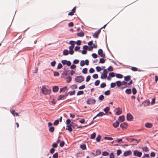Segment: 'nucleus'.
<instances>
[{
  "instance_id": "f257e3e1",
  "label": "nucleus",
  "mask_w": 158,
  "mask_h": 158,
  "mask_svg": "<svg viewBox=\"0 0 158 158\" xmlns=\"http://www.w3.org/2000/svg\"><path fill=\"white\" fill-rule=\"evenodd\" d=\"M75 80L77 82L81 83L84 80V77L81 76H77L75 77Z\"/></svg>"
},
{
  "instance_id": "f03ea898",
  "label": "nucleus",
  "mask_w": 158,
  "mask_h": 158,
  "mask_svg": "<svg viewBox=\"0 0 158 158\" xmlns=\"http://www.w3.org/2000/svg\"><path fill=\"white\" fill-rule=\"evenodd\" d=\"M42 91L44 94H49L51 92V90L49 89H47L45 87H43L41 89Z\"/></svg>"
},
{
  "instance_id": "7ed1b4c3",
  "label": "nucleus",
  "mask_w": 158,
  "mask_h": 158,
  "mask_svg": "<svg viewBox=\"0 0 158 158\" xmlns=\"http://www.w3.org/2000/svg\"><path fill=\"white\" fill-rule=\"evenodd\" d=\"M96 100L94 99H92L91 98H89L88 99L86 102L88 104L90 105L91 104H94L95 103Z\"/></svg>"
},
{
  "instance_id": "20e7f679",
  "label": "nucleus",
  "mask_w": 158,
  "mask_h": 158,
  "mask_svg": "<svg viewBox=\"0 0 158 158\" xmlns=\"http://www.w3.org/2000/svg\"><path fill=\"white\" fill-rule=\"evenodd\" d=\"M133 154L134 156H137L139 157H140L142 155V152H138L137 150H135L134 151Z\"/></svg>"
},
{
  "instance_id": "39448f33",
  "label": "nucleus",
  "mask_w": 158,
  "mask_h": 158,
  "mask_svg": "<svg viewBox=\"0 0 158 158\" xmlns=\"http://www.w3.org/2000/svg\"><path fill=\"white\" fill-rule=\"evenodd\" d=\"M98 54L102 58H105V54L103 53V50L101 49H100L98 50Z\"/></svg>"
},
{
  "instance_id": "423d86ee",
  "label": "nucleus",
  "mask_w": 158,
  "mask_h": 158,
  "mask_svg": "<svg viewBox=\"0 0 158 158\" xmlns=\"http://www.w3.org/2000/svg\"><path fill=\"white\" fill-rule=\"evenodd\" d=\"M75 43V42L73 41H70L69 44H71V45L69 47V50H73V49L74 47Z\"/></svg>"
},
{
  "instance_id": "0eeeda50",
  "label": "nucleus",
  "mask_w": 158,
  "mask_h": 158,
  "mask_svg": "<svg viewBox=\"0 0 158 158\" xmlns=\"http://www.w3.org/2000/svg\"><path fill=\"white\" fill-rule=\"evenodd\" d=\"M133 118L132 115L130 113H128L127 115V120L131 121Z\"/></svg>"
},
{
  "instance_id": "6e6552de",
  "label": "nucleus",
  "mask_w": 158,
  "mask_h": 158,
  "mask_svg": "<svg viewBox=\"0 0 158 158\" xmlns=\"http://www.w3.org/2000/svg\"><path fill=\"white\" fill-rule=\"evenodd\" d=\"M101 30L100 29H98L93 35V37L94 38H98V34L100 33Z\"/></svg>"
},
{
  "instance_id": "1a4fd4ad",
  "label": "nucleus",
  "mask_w": 158,
  "mask_h": 158,
  "mask_svg": "<svg viewBox=\"0 0 158 158\" xmlns=\"http://www.w3.org/2000/svg\"><path fill=\"white\" fill-rule=\"evenodd\" d=\"M132 154V152L130 150H128L127 151L124 152L123 153V155L125 156H127L131 155Z\"/></svg>"
},
{
  "instance_id": "9d476101",
  "label": "nucleus",
  "mask_w": 158,
  "mask_h": 158,
  "mask_svg": "<svg viewBox=\"0 0 158 158\" xmlns=\"http://www.w3.org/2000/svg\"><path fill=\"white\" fill-rule=\"evenodd\" d=\"M116 109L117 110V111L115 113V114L117 115H119L122 112V109L118 107L116 108Z\"/></svg>"
},
{
  "instance_id": "9b49d317",
  "label": "nucleus",
  "mask_w": 158,
  "mask_h": 158,
  "mask_svg": "<svg viewBox=\"0 0 158 158\" xmlns=\"http://www.w3.org/2000/svg\"><path fill=\"white\" fill-rule=\"evenodd\" d=\"M120 127L123 129H126L127 127V124L126 123H123L120 124Z\"/></svg>"
},
{
  "instance_id": "f8f14e48",
  "label": "nucleus",
  "mask_w": 158,
  "mask_h": 158,
  "mask_svg": "<svg viewBox=\"0 0 158 158\" xmlns=\"http://www.w3.org/2000/svg\"><path fill=\"white\" fill-rule=\"evenodd\" d=\"M76 11V7H74L72 10L71 12H69L68 13L69 15L72 16L74 15V13Z\"/></svg>"
},
{
  "instance_id": "ddd939ff",
  "label": "nucleus",
  "mask_w": 158,
  "mask_h": 158,
  "mask_svg": "<svg viewBox=\"0 0 158 158\" xmlns=\"http://www.w3.org/2000/svg\"><path fill=\"white\" fill-rule=\"evenodd\" d=\"M104 114L103 112H101L98 113L96 116L94 117L93 118V119H95L97 117V116H102L103 115L105 114Z\"/></svg>"
},
{
  "instance_id": "4468645a",
  "label": "nucleus",
  "mask_w": 158,
  "mask_h": 158,
  "mask_svg": "<svg viewBox=\"0 0 158 158\" xmlns=\"http://www.w3.org/2000/svg\"><path fill=\"white\" fill-rule=\"evenodd\" d=\"M145 126L148 128H151L152 127V124L148 123H145Z\"/></svg>"
},
{
  "instance_id": "2eb2a0df",
  "label": "nucleus",
  "mask_w": 158,
  "mask_h": 158,
  "mask_svg": "<svg viewBox=\"0 0 158 158\" xmlns=\"http://www.w3.org/2000/svg\"><path fill=\"white\" fill-rule=\"evenodd\" d=\"M125 120L124 116L123 115L120 116L118 118V120L120 122H123Z\"/></svg>"
},
{
  "instance_id": "dca6fc26",
  "label": "nucleus",
  "mask_w": 158,
  "mask_h": 158,
  "mask_svg": "<svg viewBox=\"0 0 158 158\" xmlns=\"http://www.w3.org/2000/svg\"><path fill=\"white\" fill-rule=\"evenodd\" d=\"M10 111L11 113L14 116H15V115L17 116H19L17 112H15V110H11Z\"/></svg>"
},
{
  "instance_id": "f3484780",
  "label": "nucleus",
  "mask_w": 158,
  "mask_h": 158,
  "mask_svg": "<svg viewBox=\"0 0 158 158\" xmlns=\"http://www.w3.org/2000/svg\"><path fill=\"white\" fill-rule=\"evenodd\" d=\"M72 125L70 124L69 125H68L66 126V130H68L69 132H71L72 131V128H71Z\"/></svg>"
},
{
  "instance_id": "a211bd4d",
  "label": "nucleus",
  "mask_w": 158,
  "mask_h": 158,
  "mask_svg": "<svg viewBox=\"0 0 158 158\" xmlns=\"http://www.w3.org/2000/svg\"><path fill=\"white\" fill-rule=\"evenodd\" d=\"M77 35L78 36L82 37L84 35V33L83 31H81L80 32L77 33Z\"/></svg>"
},
{
  "instance_id": "6ab92c4d",
  "label": "nucleus",
  "mask_w": 158,
  "mask_h": 158,
  "mask_svg": "<svg viewBox=\"0 0 158 158\" xmlns=\"http://www.w3.org/2000/svg\"><path fill=\"white\" fill-rule=\"evenodd\" d=\"M59 89L58 87L57 86H54L53 87V91L54 92H57Z\"/></svg>"
},
{
  "instance_id": "aec40b11",
  "label": "nucleus",
  "mask_w": 158,
  "mask_h": 158,
  "mask_svg": "<svg viewBox=\"0 0 158 158\" xmlns=\"http://www.w3.org/2000/svg\"><path fill=\"white\" fill-rule=\"evenodd\" d=\"M119 125V123L118 121H116L115 123H113V126L115 128L117 127Z\"/></svg>"
},
{
  "instance_id": "412c9836",
  "label": "nucleus",
  "mask_w": 158,
  "mask_h": 158,
  "mask_svg": "<svg viewBox=\"0 0 158 158\" xmlns=\"http://www.w3.org/2000/svg\"><path fill=\"white\" fill-rule=\"evenodd\" d=\"M131 79V76L128 75L124 77V80L125 81H128Z\"/></svg>"
},
{
  "instance_id": "4be33fe9",
  "label": "nucleus",
  "mask_w": 158,
  "mask_h": 158,
  "mask_svg": "<svg viewBox=\"0 0 158 158\" xmlns=\"http://www.w3.org/2000/svg\"><path fill=\"white\" fill-rule=\"evenodd\" d=\"M67 89V87L65 86L63 88H61L60 90V92H64Z\"/></svg>"
},
{
  "instance_id": "5701e85b",
  "label": "nucleus",
  "mask_w": 158,
  "mask_h": 158,
  "mask_svg": "<svg viewBox=\"0 0 158 158\" xmlns=\"http://www.w3.org/2000/svg\"><path fill=\"white\" fill-rule=\"evenodd\" d=\"M80 148L83 150H85L86 148V145L85 144L80 145Z\"/></svg>"
},
{
  "instance_id": "b1692460",
  "label": "nucleus",
  "mask_w": 158,
  "mask_h": 158,
  "mask_svg": "<svg viewBox=\"0 0 158 158\" xmlns=\"http://www.w3.org/2000/svg\"><path fill=\"white\" fill-rule=\"evenodd\" d=\"M116 84L118 87H120L122 85V82L119 81H117L116 82Z\"/></svg>"
},
{
  "instance_id": "393cba45",
  "label": "nucleus",
  "mask_w": 158,
  "mask_h": 158,
  "mask_svg": "<svg viewBox=\"0 0 158 158\" xmlns=\"http://www.w3.org/2000/svg\"><path fill=\"white\" fill-rule=\"evenodd\" d=\"M69 54V51L68 50H64L63 52V55L64 56H66Z\"/></svg>"
},
{
  "instance_id": "a878e982",
  "label": "nucleus",
  "mask_w": 158,
  "mask_h": 158,
  "mask_svg": "<svg viewBox=\"0 0 158 158\" xmlns=\"http://www.w3.org/2000/svg\"><path fill=\"white\" fill-rule=\"evenodd\" d=\"M126 93L128 94H130L131 93V90L130 89H128L125 90Z\"/></svg>"
},
{
  "instance_id": "bb28decb",
  "label": "nucleus",
  "mask_w": 158,
  "mask_h": 158,
  "mask_svg": "<svg viewBox=\"0 0 158 158\" xmlns=\"http://www.w3.org/2000/svg\"><path fill=\"white\" fill-rule=\"evenodd\" d=\"M108 72L107 70V69H104L103 70V73L102 74L103 75H106V76H107V74Z\"/></svg>"
},
{
  "instance_id": "cd10ccee",
  "label": "nucleus",
  "mask_w": 158,
  "mask_h": 158,
  "mask_svg": "<svg viewBox=\"0 0 158 158\" xmlns=\"http://www.w3.org/2000/svg\"><path fill=\"white\" fill-rule=\"evenodd\" d=\"M142 150L145 152H148L149 151V150L148 149V148L147 147H142Z\"/></svg>"
},
{
  "instance_id": "c85d7f7f",
  "label": "nucleus",
  "mask_w": 158,
  "mask_h": 158,
  "mask_svg": "<svg viewBox=\"0 0 158 158\" xmlns=\"http://www.w3.org/2000/svg\"><path fill=\"white\" fill-rule=\"evenodd\" d=\"M96 154L94 155V156L100 155L101 154V152L99 149H98L96 150Z\"/></svg>"
},
{
  "instance_id": "c756f323",
  "label": "nucleus",
  "mask_w": 158,
  "mask_h": 158,
  "mask_svg": "<svg viewBox=\"0 0 158 158\" xmlns=\"http://www.w3.org/2000/svg\"><path fill=\"white\" fill-rule=\"evenodd\" d=\"M116 76L117 78H122L123 77V75L120 74H116Z\"/></svg>"
},
{
  "instance_id": "7c9ffc66",
  "label": "nucleus",
  "mask_w": 158,
  "mask_h": 158,
  "mask_svg": "<svg viewBox=\"0 0 158 158\" xmlns=\"http://www.w3.org/2000/svg\"><path fill=\"white\" fill-rule=\"evenodd\" d=\"M84 92L83 91H79L77 92V95L78 96L81 95L83 94Z\"/></svg>"
},
{
  "instance_id": "2f4dec72",
  "label": "nucleus",
  "mask_w": 158,
  "mask_h": 158,
  "mask_svg": "<svg viewBox=\"0 0 158 158\" xmlns=\"http://www.w3.org/2000/svg\"><path fill=\"white\" fill-rule=\"evenodd\" d=\"M110 110V107H109L107 106L104 109V110L105 111L106 113H107L109 110Z\"/></svg>"
},
{
  "instance_id": "473e14b6",
  "label": "nucleus",
  "mask_w": 158,
  "mask_h": 158,
  "mask_svg": "<svg viewBox=\"0 0 158 158\" xmlns=\"http://www.w3.org/2000/svg\"><path fill=\"white\" fill-rule=\"evenodd\" d=\"M109 155V153L106 151L102 152V155L103 156H107Z\"/></svg>"
},
{
  "instance_id": "72a5a7b5",
  "label": "nucleus",
  "mask_w": 158,
  "mask_h": 158,
  "mask_svg": "<svg viewBox=\"0 0 158 158\" xmlns=\"http://www.w3.org/2000/svg\"><path fill=\"white\" fill-rule=\"evenodd\" d=\"M65 97V96H64V95H60L59 96V98L58 99V100H60L62 99L63 98H64Z\"/></svg>"
},
{
  "instance_id": "f704fd0d",
  "label": "nucleus",
  "mask_w": 158,
  "mask_h": 158,
  "mask_svg": "<svg viewBox=\"0 0 158 158\" xmlns=\"http://www.w3.org/2000/svg\"><path fill=\"white\" fill-rule=\"evenodd\" d=\"M95 136L96 133L94 132L91 134L90 137V138L91 139H94L95 138Z\"/></svg>"
},
{
  "instance_id": "c9c22d12",
  "label": "nucleus",
  "mask_w": 158,
  "mask_h": 158,
  "mask_svg": "<svg viewBox=\"0 0 158 158\" xmlns=\"http://www.w3.org/2000/svg\"><path fill=\"white\" fill-rule=\"evenodd\" d=\"M132 93L133 94H136L137 93V90L134 87L132 88Z\"/></svg>"
},
{
  "instance_id": "e433bc0d",
  "label": "nucleus",
  "mask_w": 158,
  "mask_h": 158,
  "mask_svg": "<svg viewBox=\"0 0 158 158\" xmlns=\"http://www.w3.org/2000/svg\"><path fill=\"white\" fill-rule=\"evenodd\" d=\"M131 69L133 71H137L138 70V69L137 68L132 67L131 68Z\"/></svg>"
},
{
  "instance_id": "4c0bfd02",
  "label": "nucleus",
  "mask_w": 158,
  "mask_h": 158,
  "mask_svg": "<svg viewBox=\"0 0 158 158\" xmlns=\"http://www.w3.org/2000/svg\"><path fill=\"white\" fill-rule=\"evenodd\" d=\"M82 73L84 74H86L87 72V69L86 68H84L82 70Z\"/></svg>"
},
{
  "instance_id": "58836bf2",
  "label": "nucleus",
  "mask_w": 158,
  "mask_h": 158,
  "mask_svg": "<svg viewBox=\"0 0 158 158\" xmlns=\"http://www.w3.org/2000/svg\"><path fill=\"white\" fill-rule=\"evenodd\" d=\"M54 130V128L53 127H51L49 129V131L51 132H53Z\"/></svg>"
},
{
  "instance_id": "ea45409f",
  "label": "nucleus",
  "mask_w": 158,
  "mask_h": 158,
  "mask_svg": "<svg viewBox=\"0 0 158 158\" xmlns=\"http://www.w3.org/2000/svg\"><path fill=\"white\" fill-rule=\"evenodd\" d=\"M101 139V136L100 135H98V137L96 138V141L98 142H99L100 141Z\"/></svg>"
},
{
  "instance_id": "a19ab883",
  "label": "nucleus",
  "mask_w": 158,
  "mask_h": 158,
  "mask_svg": "<svg viewBox=\"0 0 158 158\" xmlns=\"http://www.w3.org/2000/svg\"><path fill=\"white\" fill-rule=\"evenodd\" d=\"M97 72H99L101 71L102 68L100 66H97L96 68Z\"/></svg>"
},
{
  "instance_id": "79ce46f5",
  "label": "nucleus",
  "mask_w": 158,
  "mask_h": 158,
  "mask_svg": "<svg viewBox=\"0 0 158 158\" xmlns=\"http://www.w3.org/2000/svg\"><path fill=\"white\" fill-rule=\"evenodd\" d=\"M80 65L81 66H84L85 64V62L84 60H81V61L80 63Z\"/></svg>"
},
{
  "instance_id": "37998d69",
  "label": "nucleus",
  "mask_w": 158,
  "mask_h": 158,
  "mask_svg": "<svg viewBox=\"0 0 158 158\" xmlns=\"http://www.w3.org/2000/svg\"><path fill=\"white\" fill-rule=\"evenodd\" d=\"M105 60L103 58H101L100 59L99 63H104L105 62Z\"/></svg>"
},
{
  "instance_id": "c03bdc74",
  "label": "nucleus",
  "mask_w": 158,
  "mask_h": 158,
  "mask_svg": "<svg viewBox=\"0 0 158 158\" xmlns=\"http://www.w3.org/2000/svg\"><path fill=\"white\" fill-rule=\"evenodd\" d=\"M53 158H58V153L57 152H56L53 155Z\"/></svg>"
},
{
  "instance_id": "a18cd8bd",
  "label": "nucleus",
  "mask_w": 158,
  "mask_h": 158,
  "mask_svg": "<svg viewBox=\"0 0 158 158\" xmlns=\"http://www.w3.org/2000/svg\"><path fill=\"white\" fill-rule=\"evenodd\" d=\"M109 71H112L113 70V67L111 66H110L107 69Z\"/></svg>"
},
{
  "instance_id": "49530a36",
  "label": "nucleus",
  "mask_w": 158,
  "mask_h": 158,
  "mask_svg": "<svg viewBox=\"0 0 158 158\" xmlns=\"http://www.w3.org/2000/svg\"><path fill=\"white\" fill-rule=\"evenodd\" d=\"M100 81L99 80H97L95 82V85L96 86H98L100 83Z\"/></svg>"
},
{
  "instance_id": "de8ad7c7",
  "label": "nucleus",
  "mask_w": 158,
  "mask_h": 158,
  "mask_svg": "<svg viewBox=\"0 0 158 158\" xmlns=\"http://www.w3.org/2000/svg\"><path fill=\"white\" fill-rule=\"evenodd\" d=\"M116 86V83H111L110 84V87L111 88H114Z\"/></svg>"
},
{
  "instance_id": "09e8293b",
  "label": "nucleus",
  "mask_w": 158,
  "mask_h": 158,
  "mask_svg": "<svg viewBox=\"0 0 158 158\" xmlns=\"http://www.w3.org/2000/svg\"><path fill=\"white\" fill-rule=\"evenodd\" d=\"M104 139H107L108 140H112L113 139V138L112 137H104Z\"/></svg>"
},
{
  "instance_id": "8fccbe9b",
  "label": "nucleus",
  "mask_w": 158,
  "mask_h": 158,
  "mask_svg": "<svg viewBox=\"0 0 158 158\" xmlns=\"http://www.w3.org/2000/svg\"><path fill=\"white\" fill-rule=\"evenodd\" d=\"M62 64L61 63H59L58 64V65L57 67V68L58 69H60L61 68H62Z\"/></svg>"
},
{
  "instance_id": "3c124183",
  "label": "nucleus",
  "mask_w": 158,
  "mask_h": 158,
  "mask_svg": "<svg viewBox=\"0 0 158 158\" xmlns=\"http://www.w3.org/2000/svg\"><path fill=\"white\" fill-rule=\"evenodd\" d=\"M67 80L66 81L68 83H69L71 81L72 78L71 77H69L67 78Z\"/></svg>"
},
{
  "instance_id": "603ef678",
  "label": "nucleus",
  "mask_w": 158,
  "mask_h": 158,
  "mask_svg": "<svg viewBox=\"0 0 158 158\" xmlns=\"http://www.w3.org/2000/svg\"><path fill=\"white\" fill-rule=\"evenodd\" d=\"M106 84L105 83H102L100 85V87L101 88H104L106 86Z\"/></svg>"
},
{
  "instance_id": "864d4df0",
  "label": "nucleus",
  "mask_w": 158,
  "mask_h": 158,
  "mask_svg": "<svg viewBox=\"0 0 158 158\" xmlns=\"http://www.w3.org/2000/svg\"><path fill=\"white\" fill-rule=\"evenodd\" d=\"M91 78V76L90 75H88L87 76L86 80V82H88L90 80Z\"/></svg>"
},
{
  "instance_id": "5fc2aeb1",
  "label": "nucleus",
  "mask_w": 158,
  "mask_h": 158,
  "mask_svg": "<svg viewBox=\"0 0 158 158\" xmlns=\"http://www.w3.org/2000/svg\"><path fill=\"white\" fill-rule=\"evenodd\" d=\"M104 96L103 95H101L99 97V99L100 100L102 101V100L104 98Z\"/></svg>"
},
{
  "instance_id": "6e6d98bb",
  "label": "nucleus",
  "mask_w": 158,
  "mask_h": 158,
  "mask_svg": "<svg viewBox=\"0 0 158 158\" xmlns=\"http://www.w3.org/2000/svg\"><path fill=\"white\" fill-rule=\"evenodd\" d=\"M109 76L111 77H114L115 76V74L113 72L110 73H109Z\"/></svg>"
},
{
  "instance_id": "4d7b16f0",
  "label": "nucleus",
  "mask_w": 158,
  "mask_h": 158,
  "mask_svg": "<svg viewBox=\"0 0 158 158\" xmlns=\"http://www.w3.org/2000/svg\"><path fill=\"white\" fill-rule=\"evenodd\" d=\"M121 153V151L120 149H118L117 150V154L118 156Z\"/></svg>"
},
{
  "instance_id": "13d9d810",
  "label": "nucleus",
  "mask_w": 158,
  "mask_h": 158,
  "mask_svg": "<svg viewBox=\"0 0 158 158\" xmlns=\"http://www.w3.org/2000/svg\"><path fill=\"white\" fill-rule=\"evenodd\" d=\"M90 48H91V49H93L94 48H97V45L95 44H94L93 45V46L90 47Z\"/></svg>"
},
{
  "instance_id": "bf43d9fd",
  "label": "nucleus",
  "mask_w": 158,
  "mask_h": 158,
  "mask_svg": "<svg viewBox=\"0 0 158 158\" xmlns=\"http://www.w3.org/2000/svg\"><path fill=\"white\" fill-rule=\"evenodd\" d=\"M93 77L94 79H97L98 78V75L97 74H95L93 75Z\"/></svg>"
},
{
  "instance_id": "052dcab7",
  "label": "nucleus",
  "mask_w": 158,
  "mask_h": 158,
  "mask_svg": "<svg viewBox=\"0 0 158 158\" xmlns=\"http://www.w3.org/2000/svg\"><path fill=\"white\" fill-rule=\"evenodd\" d=\"M65 144V143L64 141L61 142L60 144V147H63Z\"/></svg>"
},
{
  "instance_id": "680f3d73",
  "label": "nucleus",
  "mask_w": 158,
  "mask_h": 158,
  "mask_svg": "<svg viewBox=\"0 0 158 158\" xmlns=\"http://www.w3.org/2000/svg\"><path fill=\"white\" fill-rule=\"evenodd\" d=\"M59 121L58 119L55 120L53 124L54 125H56L59 123Z\"/></svg>"
},
{
  "instance_id": "e2e57ef3",
  "label": "nucleus",
  "mask_w": 158,
  "mask_h": 158,
  "mask_svg": "<svg viewBox=\"0 0 158 158\" xmlns=\"http://www.w3.org/2000/svg\"><path fill=\"white\" fill-rule=\"evenodd\" d=\"M85 85H82L79 86V89H83L84 88H85Z\"/></svg>"
},
{
  "instance_id": "0e129e2a",
  "label": "nucleus",
  "mask_w": 158,
  "mask_h": 158,
  "mask_svg": "<svg viewBox=\"0 0 158 158\" xmlns=\"http://www.w3.org/2000/svg\"><path fill=\"white\" fill-rule=\"evenodd\" d=\"M80 48V47L79 46H76L74 48V50L76 51H78Z\"/></svg>"
},
{
  "instance_id": "69168bd1",
  "label": "nucleus",
  "mask_w": 158,
  "mask_h": 158,
  "mask_svg": "<svg viewBox=\"0 0 158 158\" xmlns=\"http://www.w3.org/2000/svg\"><path fill=\"white\" fill-rule=\"evenodd\" d=\"M92 56L94 58H96L97 57V55L95 53H93L92 54Z\"/></svg>"
},
{
  "instance_id": "338daca9",
  "label": "nucleus",
  "mask_w": 158,
  "mask_h": 158,
  "mask_svg": "<svg viewBox=\"0 0 158 158\" xmlns=\"http://www.w3.org/2000/svg\"><path fill=\"white\" fill-rule=\"evenodd\" d=\"M110 91L109 90H107L105 92L104 94L106 95H110Z\"/></svg>"
},
{
  "instance_id": "774afa93",
  "label": "nucleus",
  "mask_w": 158,
  "mask_h": 158,
  "mask_svg": "<svg viewBox=\"0 0 158 158\" xmlns=\"http://www.w3.org/2000/svg\"><path fill=\"white\" fill-rule=\"evenodd\" d=\"M114 155L113 153H111L110 154V158H114Z\"/></svg>"
}]
</instances>
